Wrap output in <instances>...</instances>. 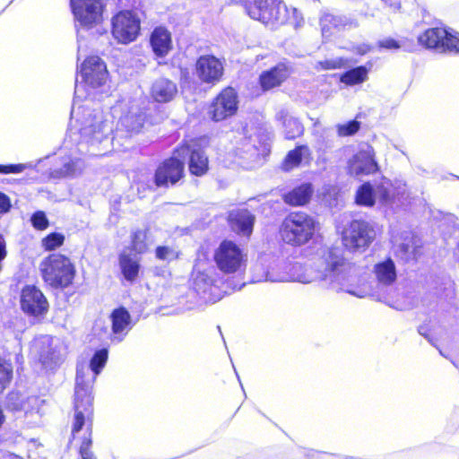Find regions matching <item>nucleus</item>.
I'll return each instance as SVG.
<instances>
[{
  "label": "nucleus",
  "instance_id": "obj_1",
  "mask_svg": "<svg viewBox=\"0 0 459 459\" xmlns=\"http://www.w3.org/2000/svg\"><path fill=\"white\" fill-rule=\"evenodd\" d=\"M188 159L191 174L201 175V144L199 139H185L174 149L171 156L164 159L156 168L153 182L157 187H169L178 183L185 176V160Z\"/></svg>",
  "mask_w": 459,
  "mask_h": 459
},
{
  "label": "nucleus",
  "instance_id": "obj_2",
  "mask_svg": "<svg viewBox=\"0 0 459 459\" xmlns=\"http://www.w3.org/2000/svg\"><path fill=\"white\" fill-rule=\"evenodd\" d=\"M248 15L267 26H278L290 23L295 28L303 24L301 13L294 7L290 9L282 0H253L247 6Z\"/></svg>",
  "mask_w": 459,
  "mask_h": 459
},
{
  "label": "nucleus",
  "instance_id": "obj_3",
  "mask_svg": "<svg viewBox=\"0 0 459 459\" xmlns=\"http://www.w3.org/2000/svg\"><path fill=\"white\" fill-rule=\"evenodd\" d=\"M39 273L48 286L55 290H64L74 283L76 268L67 255L52 253L40 262Z\"/></svg>",
  "mask_w": 459,
  "mask_h": 459
},
{
  "label": "nucleus",
  "instance_id": "obj_4",
  "mask_svg": "<svg viewBox=\"0 0 459 459\" xmlns=\"http://www.w3.org/2000/svg\"><path fill=\"white\" fill-rule=\"evenodd\" d=\"M93 395L91 386L85 381V368L82 365L76 366L75 385L74 394V420L72 429L79 433L88 421L92 424Z\"/></svg>",
  "mask_w": 459,
  "mask_h": 459
},
{
  "label": "nucleus",
  "instance_id": "obj_5",
  "mask_svg": "<svg viewBox=\"0 0 459 459\" xmlns=\"http://www.w3.org/2000/svg\"><path fill=\"white\" fill-rule=\"evenodd\" d=\"M214 261L224 273H236L245 270L247 254L231 240H223L214 252Z\"/></svg>",
  "mask_w": 459,
  "mask_h": 459
},
{
  "label": "nucleus",
  "instance_id": "obj_6",
  "mask_svg": "<svg viewBox=\"0 0 459 459\" xmlns=\"http://www.w3.org/2000/svg\"><path fill=\"white\" fill-rule=\"evenodd\" d=\"M20 307L26 316L41 319L48 312L49 303L38 286L26 284L21 290Z\"/></svg>",
  "mask_w": 459,
  "mask_h": 459
},
{
  "label": "nucleus",
  "instance_id": "obj_7",
  "mask_svg": "<svg viewBox=\"0 0 459 459\" xmlns=\"http://www.w3.org/2000/svg\"><path fill=\"white\" fill-rule=\"evenodd\" d=\"M418 41L427 48L440 53H459V38L444 28H431L419 36Z\"/></svg>",
  "mask_w": 459,
  "mask_h": 459
},
{
  "label": "nucleus",
  "instance_id": "obj_8",
  "mask_svg": "<svg viewBox=\"0 0 459 459\" xmlns=\"http://www.w3.org/2000/svg\"><path fill=\"white\" fill-rule=\"evenodd\" d=\"M140 30V21L132 11L118 12L112 18L111 32L120 43L126 44L134 40Z\"/></svg>",
  "mask_w": 459,
  "mask_h": 459
},
{
  "label": "nucleus",
  "instance_id": "obj_9",
  "mask_svg": "<svg viewBox=\"0 0 459 459\" xmlns=\"http://www.w3.org/2000/svg\"><path fill=\"white\" fill-rule=\"evenodd\" d=\"M72 13L81 26L91 29L102 21L101 0H70Z\"/></svg>",
  "mask_w": 459,
  "mask_h": 459
},
{
  "label": "nucleus",
  "instance_id": "obj_10",
  "mask_svg": "<svg viewBox=\"0 0 459 459\" xmlns=\"http://www.w3.org/2000/svg\"><path fill=\"white\" fill-rule=\"evenodd\" d=\"M323 268L319 272L318 279L339 280V277L351 269V264L343 257L339 247L327 249L322 257Z\"/></svg>",
  "mask_w": 459,
  "mask_h": 459
},
{
  "label": "nucleus",
  "instance_id": "obj_11",
  "mask_svg": "<svg viewBox=\"0 0 459 459\" xmlns=\"http://www.w3.org/2000/svg\"><path fill=\"white\" fill-rule=\"evenodd\" d=\"M80 74L82 82L91 89L103 86L108 75L105 62L98 56H87L81 65Z\"/></svg>",
  "mask_w": 459,
  "mask_h": 459
},
{
  "label": "nucleus",
  "instance_id": "obj_12",
  "mask_svg": "<svg viewBox=\"0 0 459 459\" xmlns=\"http://www.w3.org/2000/svg\"><path fill=\"white\" fill-rule=\"evenodd\" d=\"M238 95L231 87H227L216 97L209 107V115L214 121H221L236 114Z\"/></svg>",
  "mask_w": 459,
  "mask_h": 459
},
{
  "label": "nucleus",
  "instance_id": "obj_13",
  "mask_svg": "<svg viewBox=\"0 0 459 459\" xmlns=\"http://www.w3.org/2000/svg\"><path fill=\"white\" fill-rule=\"evenodd\" d=\"M39 360L42 368L47 371L56 370L60 367L64 359L61 347L48 335L40 337L36 341Z\"/></svg>",
  "mask_w": 459,
  "mask_h": 459
},
{
  "label": "nucleus",
  "instance_id": "obj_14",
  "mask_svg": "<svg viewBox=\"0 0 459 459\" xmlns=\"http://www.w3.org/2000/svg\"><path fill=\"white\" fill-rule=\"evenodd\" d=\"M142 257L135 256L126 249H122L117 255L119 280L124 286L137 282L142 273Z\"/></svg>",
  "mask_w": 459,
  "mask_h": 459
},
{
  "label": "nucleus",
  "instance_id": "obj_15",
  "mask_svg": "<svg viewBox=\"0 0 459 459\" xmlns=\"http://www.w3.org/2000/svg\"><path fill=\"white\" fill-rule=\"evenodd\" d=\"M109 318L111 321L110 340L112 342H121L136 324V321L133 320L129 310L122 305L112 310Z\"/></svg>",
  "mask_w": 459,
  "mask_h": 459
},
{
  "label": "nucleus",
  "instance_id": "obj_16",
  "mask_svg": "<svg viewBox=\"0 0 459 459\" xmlns=\"http://www.w3.org/2000/svg\"><path fill=\"white\" fill-rule=\"evenodd\" d=\"M378 169L375 160V151L370 145L362 147L350 163V173L356 177L373 174Z\"/></svg>",
  "mask_w": 459,
  "mask_h": 459
},
{
  "label": "nucleus",
  "instance_id": "obj_17",
  "mask_svg": "<svg viewBox=\"0 0 459 459\" xmlns=\"http://www.w3.org/2000/svg\"><path fill=\"white\" fill-rule=\"evenodd\" d=\"M375 238V231H342V244L351 252L364 251Z\"/></svg>",
  "mask_w": 459,
  "mask_h": 459
},
{
  "label": "nucleus",
  "instance_id": "obj_18",
  "mask_svg": "<svg viewBox=\"0 0 459 459\" xmlns=\"http://www.w3.org/2000/svg\"><path fill=\"white\" fill-rule=\"evenodd\" d=\"M224 72L223 62L212 55H203V83H218Z\"/></svg>",
  "mask_w": 459,
  "mask_h": 459
},
{
  "label": "nucleus",
  "instance_id": "obj_19",
  "mask_svg": "<svg viewBox=\"0 0 459 459\" xmlns=\"http://www.w3.org/2000/svg\"><path fill=\"white\" fill-rule=\"evenodd\" d=\"M150 44L157 56L164 57L172 49L171 33L165 27H156L151 34Z\"/></svg>",
  "mask_w": 459,
  "mask_h": 459
},
{
  "label": "nucleus",
  "instance_id": "obj_20",
  "mask_svg": "<svg viewBox=\"0 0 459 459\" xmlns=\"http://www.w3.org/2000/svg\"><path fill=\"white\" fill-rule=\"evenodd\" d=\"M150 94L154 101L168 103L178 94V87L175 82L167 78H159L152 83Z\"/></svg>",
  "mask_w": 459,
  "mask_h": 459
},
{
  "label": "nucleus",
  "instance_id": "obj_21",
  "mask_svg": "<svg viewBox=\"0 0 459 459\" xmlns=\"http://www.w3.org/2000/svg\"><path fill=\"white\" fill-rule=\"evenodd\" d=\"M290 71L284 64H278L274 67L261 74L259 81L264 91L281 85L290 75Z\"/></svg>",
  "mask_w": 459,
  "mask_h": 459
},
{
  "label": "nucleus",
  "instance_id": "obj_22",
  "mask_svg": "<svg viewBox=\"0 0 459 459\" xmlns=\"http://www.w3.org/2000/svg\"><path fill=\"white\" fill-rule=\"evenodd\" d=\"M222 279L215 273L212 275L203 274V295L206 296V302L214 303L222 298Z\"/></svg>",
  "mask_w": 459,
  "mask_h": 459
},
{
  "label": "nucleus",
  "instance_id": "obj_23",
  "mask_svg": "<svg viewBox=\"0 0 459 459\" xmlns=\"http://www.w3.org/2000/svg\"><path fill=\"white\" fill-rule=\"evenodd\" d=\"M108 359V348L101 347L100 349L95 350L92 356L89 360L88 368L92 373V377L91 380H86V383L92 387L93 382L96 380L97 377L102 372ZM85 367L83 364H82ZM86 369V368H84Z\"/></svg>",
  "mask_w": 459,
  "mask_h": 459
},
{
  "label": "nucleus",
  "instance_id": "obj_24",
  "mask_svg": "<svg viewBox=\"0 0 459 459\" xmlns=\"http://www.w3.org/2000/svg\"><path fill=\"white\" fill-rule=\"evenodd\" d=\"M228 220L231 228L238 230H252L255 216L246 209H237L230 212Z\"/></svg>",
  "mask_w": 459,
  "mask_h": 459
},
{
  "label": "nucleus",
  "instance_id": "obj_25",
  "mask_svg": "<svg viewBox=\"0 0 459 459\" xmlns=\"http://www.w3.org/2000/svg\"><path fill=\"white\" fill-rule=\"evenodd\" d=\"M150 231H132L130 244L125 247L123 249H126L134 254L135 256L142 257L144 255L150 246L149 233Z\"/></svg>",
  "mask_w": 459,
  "mask_h": 459
},
{
  "label": "nucleus",
  "instance_id": "obj_26",
  "mask_svg": "<svg viewBox=\"0 0 459 459\" xmlns=\"http://www.w3.org/2000/svg\"><path fill=\"white\" fill-rule=\"evenodd\" d=\"M373 193L376 202L382 204H389L394 201V189L393 184L385 178L373 186Z\"/></svg>",
  "mask_w": 459,
  "mask_h": 459
},
{
  "label": "nucleus",
  "instance_id": "obj_27",
  "mask_svg": "<svg viewBox=\"0 0 459 459\" xmlns=\"http://www.w3.org/2000/svg\"><path fill=\"white\" fill-rule=\"evenodd\" d=\"M313 194L311 184H303L284 195V201L291 205L306 204Z\"/></svg>",
  "mask_w": 459,
  "mask_h": 459
},
{
  "label": "nucleus",
  "instance_id": "obj_28",
  "mask_svg": "<svg viewBox=\"0 0 459 459\" xmlns=\"http://www.w3.org/2000/svg\"><path fill=\"white\" fill-rule=\"evenodd\" d=\"M285 230H294L300 228V230H313L316 227L314 219L305 212H293L290 213L284 220Z\"/></svg>",
  "mask_w": 459,
  "mask_h": 459
},
{
  "label": "nucleus",
  "instance_id": "obj_29",
  "mask_svg": "<svg viewBox=\"0 0 459 459\" xmlns=\"http://www.w3.org/2000/svg\"><path fill=\"white\" fill-rule=\"evenodd\" d=\"M375 273L377 281L383 285H390L396 279L395 265L392 259L379 263L375 266Z\"/></svg>",
  "mask_w": 459,
  "mask_h": 459
},
{
  "label": "nucleus",
  "instance_id": "obj_30",
  "mask_svg": "<svg viewBox=\"0 0 459 459\" xmlns=\"http://www.w3.org/2000/svg\"><path fill=\"white\" fill-rule=\"evenodd\" d=\"M404 240L406 242L395 245V253L404 261L417 260L421 255L420 246L417 245L412 238L405 237Z\"/></svg>",
  "mask_w": 459,
  "mask_h": 459
},
{
  "label": "nucleus",
  "instance_id": "obj_31",
  "mask_svg": "<svg viewBox=\"0 0 459 459\" xmlns=\"http://www.w3.org/2000/svg\"><path fill=\"white\" fill-rule=\"evenodd\" d=\"M310 155V151L307 146L300 145L296 149L290 151L282 164V168L284 170H290L293 168L299 165L303 159L308 158Z\"/></svg>",
  "mask_w": 459,
  "mask_h": 459
},
{
  "label": "nucleus",
  "instance_id": "obj_32",
  "mask_svg": "<svg viewBox=\"0 0 459 459\" xmlns=\"http://www.w3.org/2000/svg\"><path fill=\"white\" fill-rule=\"evenodd\" d=\"M4 405L8 411H22L24 409L25 397L22 392L12 390L6 394Z\"/></svg>",
  "mask_w": 459,
  "mask_h": 459
},
{
  "label": "nucleus",
  "instance_id": "obj_33",
  "mask_svg": "<svg viewBox=\"0 0 459 459\" xmlns=\"http://www.w3.org/2000/svg\"><path fill=\"white\" fill-rule=\"evenodd\" d=\"M283 119L284 134L287 139H294L303 134V126L298 119L285 114L281 116Z\"/></svg>",
  "mask_w": 459,
  "mask_h": 459
},
{
  "label": "nucleus",
  "instance_id": "obj_34",
  "mask_svg": "<svg viewBox=\"0 0 459 459\" xmlns=\"http://www.w3.org/2000/svg\"><path fill=\"white\" fill-rule=\"evenodd\" d=\"M92 443V427L91 423L86 427V432L82 437V442L78 449L81 459H97L94 453L91 451Z\"/></svg>",
  "mask_w": 459,
  "mask_h": 459
},
{
  "label": "nucleus",
  "instance_id": "obj_35",
  "mask_svg": "<svg viewBox=\"0 0 459 459\" xmlns=\"http://www.w3.org/2000/svg\"><path fill=\"white\" fill-rule=\"evenodd\" d=\"M281 239L291 246H300L312 238L311 231H280Z\"/></svg>",
  "mask_w": 459,
  "mask_h": 459
},
{
  "label": "nucleus",
  "instance_id": "obj_36",
  "mask_svg": "<svg viewBox=\"0 0 459 459\" xmlns=\"http://www.w3.org/2000/svg\"><path fill=\"white\" fill-rule=\"evenodd\" d=\"M322 34L324 37H330L334 30L342 26V19L331 13L324 14L320 19Z\"/></svg>",
  "mask_w": 459,
  "mask_h": 459
},
{
  "label": "nucleus",
  "instance_id": "obj_37",
  "mask_svg": "<svg viewBox=\"0 0 459 459\" xmlns=\"http://www.w3.org/2000/svg\"><path fill=\"white\" fill-rule=\"evenodd\" d=\"M367 77V68L364 66H359L342 74L341 77V82L348 85H354L365 82Z\"/></svg>",
  "mask_w": 459,
  "mask_h": 459
},
{
  "label": "nucleus",
  "instance_id": "obj_38",
  "mask_svg": "<svg viewBox=\"0 0 459 459\" xmlns=\"http://www.w3.org/2000/svg\"><path fill=\"white\" fill-rule=\"evenodd\" d=\"M65 237L60 231H50L41 239V247L45 251H54L64 245Z\"/></svg>",
  "mask_w": 459,
  "mask_h": 459
},
{
  "label": "nucleus",
  "instance_id": "obj_39",
  "mask_svg": "<svg viewBox=\"0 0 459 459\" xmlns=\"http://www.w3.org/2000/svg\"><path fill=\"white\" fill-rule=\"evenodd\" d=\"M356 202L361 205L372 206L376 203L373 186L369 183L363 184L357 191Z\"/></svg>",
  "mask_w": 459,
  "mask_h": 459
},
{
  "label": "nucleus",
  "instance_id": "obj_40",
  "mask_svg": "<svg viewBox=\"0 0 459 459\" xmlns=\"http://www.w3.org/2000/svg\"><path fill=\"white\" fill-rule=\"evenodd\" d=\"M13 376V368L12 363L0 359V394L9 385Z\"/></svg>",
  "mask_w": 459,
  "mask_h": 459
},
{
  "label": "nucleus",
  "instance_id": "obj_41",
  "mask_svg": "<svg viewBox=\"0 0 459 459\" xmlns=\"http://www.w3.org/2000/svg\"><path fill=\"white\" fill-rule=\"evenodd\" d=\"M154 254L156 259L169 263L178 259L180 252L169 246L160 245L156 247Z\"/></svg>",
  "mask_w": 459,
  "mask_h": 459
},
{
  "label": "nucleus",
  "instance_id": "obj_42",
  "mask_svg": "<svg viewBox=\"0 0 459 459\" xmlns=\"http://www.w3.org/2000/svg\"><path fill=\"white\" fill-rule=\"evenodd\" d=\"M31 223L36 230H46L49 226L48 220L43 211H37L31 215Z\"/></svg>",
  "mask_w": 459,
  "mask_h": 459
},
{
  "label": "nucleus",
  "instance_id": "obj_43",
  "mask_svg": "<svg viewBox=\"0 0 459 459\" xmlns=\"http://www.w3.org/2000/svg\"><path fill=\"white\" fill-rule=\"evenodd\" d=\"M359 129V123L358 121H351L344 125H338L337 131L340 136L352 135Z\"/></svg>",
  "mask_w": 459,
  "mask_h": 459
},
{
  "label": "nucleus",
  "instance_id": "obj_44",
  "mask_svg": "<svg viewBox=\"0 0 459 459\" xmlns=\"http://www.w3.org/2000/svg\"><path fill=\"white\" fill-rule=\"evenodd\" d=\"M26 168V165L19 163V164H8L2 165L0 164V174H18L22 173Z\"/></svg>",
  "mask_w": 459,
  "mask_h": 459
},
{
  "label": "nucleus",
  "instance_id": "obj_45",
  "mask_svg": "<svg viewBox=\"0 0 459 459\" xmlns=\"http://www.w3.org/2000/svg\"><path fill=\"white\" fill-rule=\"evenodd\" d=\"M195 253H196V259H195V263L194 270H193V274L195 275V279H194V282H193V284H194L193 289L195 292L198 293V288H199L198 279L201 276V269L199 268L198 261L201 256V246L196 249Z\"/></svg>",
  "mask_w": 459,
  "mask_h": 459
},
{
  "label": "nucleus",
  "instance_id": "obj_46",
  "mask_svg": "<svg viewBox=\"0 0 459 459\" xmlns=\"http://www.w3.org/2000/svg\"><path fill=\"white\" fill-rule=\"evenodd\" d=\"M322 69L324 70H333L342 67L345 65V60L342 58H337L333 60H326L324 62H320Z\"/></svg>",
  "mask_w": 459,
  "mask_h": 459
},
{
  "label": "nucleus",
  "instance_id": "obj_47",
  "mask_svg": "<svg viewBox=\"0 0 459 459\" xmlns=\"http://www.w3.org/2000/svg\"><path fill=\"white\" fill-rule=\"evenodd\" d=\"M100 125H90V126H83L82 129H81V134L85 136V137H91V138H94L96 137V134L97 133H100Z\"/></svg>",
  "mask_w": 459,
  "mask_h": 459
},
{
  "label": "nucleus",
  "instance_id": "obj_48",
  "mask_svg": "<svg viewBox=\"0 0 459 459\" xmlns=\"http://www.w3.org/2000/svg\"><path fill=\"white\" fill-rule=\"evenodd\" d=\"M379 47L387 49H397L402 48V44L394 39H385L379 41Z\"/></svg>",
  "mask_w": 459,
  "mask_h": 459
},
{
  "label": "nucleus",
  "instance_id": "obj_49",
  "mask_svg": "<svg viewBox=\"0 0 459 459\" xmlns=\"http://www.w3.org/2000/svg\"><path fill=\"white\" fill-rule=\"evenodd\" d=\"M11 208V201L8 195L0 192V212H6Z\"/></svg>",
  "mask_w": 459,
  "mask_h": 459
},
{
  "label": "nucleus",
  "instance_id": "obj_50",
  "mask_svg": "<svg viewBox=\"0 0 459 459\" xmlns=\"http://www.w3.org/2000/svg\"><path fill=\"white\" fill-rule=\"evenodd\" d=\"M7 250H6V243L4 236L0 233V272L3 269V261L6 257Z\"/></svg>",
  "mask_w": 459,
  "mask_h": 459
},
{
  "label": "nucleus",
  "instance_id": "obj_51",
  "mask_svg": "<svg viewBox=\"0 0 459 459\" xmlns=\"http://www.w3.org/2000/svg\"><path fill=\"white\" fill-rule=\"evenodd\" d=\"M370 48L368 45H361L357 48V52L360 55H364L369 51Z\"/></svg>",
  "mask_w": 459,
  "mask_h": 459
},
{
  "label": "nucleus",
  "instance_id": "obj_52",
  "mask_svg": "<svg viewBox=\"0 0 459 459\" xmlns=\"http://www.w3.org/2000/svg\"><path fill=\"white\" fill-rule=\"evenodd\" d=\"M5 415H4V409L2 407V405L0 404V429L3 427L4 423L5 422Z\"/></svg>",
  "mask_w": 459,
  "mask_h": 459
},
{
  "label": "nucleus",
  "instance_id": "obj_53",
  "mask_svg": "<svg viewBox=\"0 0 459 459\" xmlns=\"http://www.w3.org/2000/svg\"><path fill=\"white\" fill-rule=\"evenodd\" d=\"M446 220H447L448 221H450V222H452V223H453V225H452L453 227H457V226H458V225L455 223V222H456V221H457V218H456L455 215H453V214H449V215H447Z\"/></svg>",
  "mask_w": 459,
  "mask_h": 459
},
{
  "label": "nucleus",
  "instance_id": "obj_54",
  "mask_svg": "<svg viewBox=\"0 0 459 459\" xmlns=\"http://www.w3.org/2000/svg\"><path fill=\"white\" fill-rule=\"evenodd\" d=\"M351 230H366V226L359 225L358 221H354L351 224Z\"/></svg>",
  "mask_w": 459,
  "mask_h": 459
},
{
  "label": "nucleus",
  "instance_id": "obj_55",
  "mask_svg": "<svg viewBox=\"0 0 459 459\" xmlns=\"http://www.w3.org/2000/svg\"><path fill=\"white\" fill-rule=\"evenodd\" d=\"M77 433H74L73 432V429L71 430V436L69 437V440H68V444H67V448L70 447L71 444L73 443V441L74 440L75 438V436H76Z\"/></svg>",
  "mask_w": 459,
  "mask_h": 459
},
{
  "label": "nucleus",
  "instance_id": "obj_56",
  "mask_svg": "<svg viewBox=\"0 0 459 459\" xmlns=\"http://www.w3.org/2000/svg\"><path fill=\"white\" fill-rule=\"evenodd\" d=\"M349 293H351V294H352V295H354V296H357V297H359V298H363V297H365V295H366V292H365V291H359V293H355V292H353V291H349Z\"/></svg>",
  "mask_w": 459,
  "mask_h": 459
},
{
  "label": "nucleus",
  "instance_id": "obj_57",
  "mask_svg": "<svg viewBox=\"0 0 459 459\" xmlns=\"http://www.w3.org/2000/svg\"><path fill=\"white\" fill-rule=\"evenodd\" d=\"M8 459H23V458L16 454L11 453L8 455Z\"/></svg>",
  "mask_w": 459,
  "mask_h": 459
},
{
  "label": "nucleus",
  "instance_id": "obj_58",
  "mask_svg": "<svg viewBox=\"0 0 459 459\" xmlns=\"http://www.w3.org/2000/svg\"><path fill=\"white\" fill-rule=\"evenodd\" d=\"M298 281H301V282H304V283H307V282L312 281V280H310V279H306V278H302V277H299V278L298 279Z\"/></svg>",
  "mask_w": 459,
  "mask_h": 459
},
{
  "label": "nucleus",
  "instance_id": "obj_59",
  "mask_svg": "<svg viewBox=\"0 0 459 459\" xmlns=\"http://www.w3.org/2000/svg\"><path fill=\"white\" fill-rule=\"evenodd\" d=\"M139 116H136V115H127L126 117V120L128 121V120H133L134 117L137 118Z\"/></svg>",
  "mask_w": 459,
  "mask_h": 459
},
{
  "label": "nucleus",
  "instance_id": "obj_60",
  "mask_svg": "<svg viewBox=\"0 0 459 459\" xmlns=\"http://www.w3.org/2000/svg\"><path fill=\"white\" fill-rule=\"evenodd\" d=\"M324 459H341V458H339L335 455H325Z\"/></svg>",
  "mask_w": 459,
  "mask_h": 459
},
{
  "label": "nucleus",
  "instance_id": "obj_61",
  "mask_svg": "<svg viewBox=\"0 0 459 459\" xmlns=\"http://www.w3.org/2000/svg\"><path fill=\"white\" fill-rule=\"evenodd\" d=\"M205 170H206V167L204 165V162L203 161V169H202L203 174L204 173Z\"/></svg>",
  "mask_w": 459,
  "mask_h": 459
},
{
  "label": "nucleus",
  "instance_id": "obj_62",
  "mask_svg": "<svg viewBox=\"0 0 459 459\" xmlns=\"http://www.w3.org/2000/svg\"><path fill=\"white\" fill-rule=\"evenodd\" d=\"M394 7H395L396 9H399V8H400V4H395V6H394Z\"/></svg>",
  "mask_w": 459,
  "mask_h": 459
},
{
  "label": "nucleus",
  "instance_id": "obj_63",
  "mask_svg": "<svg viewBox=\"0 0 459 459\" xmlns=\"http://www.w3.org/2000/svg\"><path fill=\"white\" fill-rule=\"evenodd\" d=\"M343 459H351V458L346 456V457H343Z\"/></svg>",
  "mask_w": 459,
  "mask_h": 459
}]
</instances>
